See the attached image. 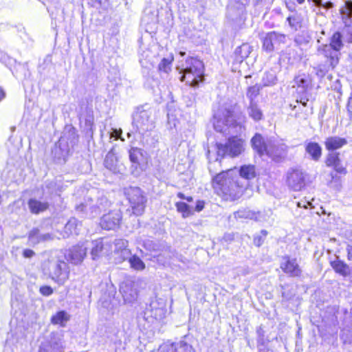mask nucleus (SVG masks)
I'll return each instance as SVG.
<instances>
[{
	"label": "nucleus",
	"instance_id": "nucleus-1",
	"mask_svg": "<svg viewBox=\"0 0 352 352\" xmlns=\"http://www.w3.org/2000/svg\"><path fill=\"white\" fill-rule=\"evenodd\" d=\"M256 177L253 165H244L239 170V175L233 176V171H222L212 180L213 188L217 195L225 199L236 200L248 186V180Z\"/></svg>",
	"mask_w": 352,
	"mask_h": 352
},
{
	"label": "nucleus",
	"instance_id": "nucleus-2",
	"mask_svg": "<svg viewBox=\"0 0 352 352\" xmlns=\"http://www.w3.org/2000/svg\"><path fill=\"white\" fill-rule=\"evenodd\" d=\"M344 41L345 40L342 32L336 31L329 38V43H322L318 46L316 55L319 63L314 69L318 78H323L329 71L338 65Z\"/></svg>",
	"mask_w": 352,
	"mask_h": 352
},
{
	"label": "nucleus",
	"instance_id": "nucleus-3",
	"mask_svg": "<svg viewBox=\"0 0 352 352\" xmlns=\"http://www.w3.org/2000/svg\"><path fill=\"white\" fill-rule=\"evenodd\" d=\"M213 126L216 131L224 134H238L243 131L241 122L235 118L234 109L232 107H222L213 116Z\"/></svg>",
	"mask_w": 352,
	"mask_h": 352
},
{
	"label": "nucleus",
	"instance_id": "nucleus-4",
	"mask_svg": "<svg viewBox=\"0 0 352 352\" xmlns=\"http://www.w3.org/2000/svg\"><path fill=\"white\" fill-rule=\"evenodd\" d=\"M176 69L181 74V81H186L192 87H196L204 78V65L201 60L195 57H188L180 61Z\"/></svg>",
	"mask_w": 352,
	"mask_h": 352
},
{
	"label": "nucleus",
	"instance_id": "nucleus-5",
	"mask_svg": "<svg viewBox=\"0 0 352 352\" xmlns=\"http://www.w3.org/2000/svg\"><path fill=\"white\" fill-rule=\"evenodd\" d=\"M153 110L145 109L144 106L138 107L133 116V126L135 132L144 135L155 128L153 118Z\"/></svg>",
	"mask_w": 352,
	"mask_h": 352
},
{
	"label": "nucleus",
	"instance_id": "nucleus-6",
	"mask_svg": "<svg viewBox=\"0 0 352 352\" xmlns=\"http://www.w3.org/2000/svg\"><path fill=\"white\" fill-rule=\"evenodd\" d=\"M110 206V202L106 197L98 195L96 197H88L85 203L76 206V210L85 212L90 217L98 216L102 211L106 210Z\"/></svg>",
	"mask_w": 352,
	"mask_h": 352
},
{
	"label": "nucleus",
	"instance_id": "nucleus-7",
	"mask_svg": "<svg viewBox=\"0 0 352 352\" xmlns=\"http://www.w3.org/2000/svg\"><path fill=\"white\" fill-rule=\"evenodd\" d=\"M124 194L131 204L133 213L136 216L141 215L145 208L146 198L142 190L138 187H128L124 188Z\"/></svg>",
	"mask_w": 352,
	"mask_h": 352
},
{
	"label": "nucleus",
	"instance_id": "nucleus-8",
	"mask_svg": "<svg viewBox=\"0 0 352 352\" xmlns=\"http://www.w3.org/2000/svg\"><path fill=\"white\" fill-rule=\"evenodd\" d=\"M217 153L218 156L224 157L229 155L230 157H235L240 155L244 150L243 141L236 136L230 138L228 142L225 144H217Z\"/></svg>",
	"mask_w": 352,
	"mask_h": 352
},
{
	"label": "nucleus",
	"instance_id": "nucleus-9",
	"mask_svg": "<svg viewBox=\"0 0 352 352\" xmlns=\"http://www.w3.org/2000/svg\"><path fill=\"white\" fill-rule=\"evenodd\" d=\"M340 17L344 28L342 32L346 42L352 43V1L344 2V6L340 9Z\"/></svg>",
	"mask_w": 352,
	"mask_h": 352
},
{
	"label": "nucleus",
	"instance_id": "nucleus-10",
	"mask_svg": "<svg viewBox=\"0 0 352 352\" xmlns=\"http://www.w3.org/2000/svg\"><path fill=\"white\" fill-rule=\"evenodd\" d=\"M305 173L300 169H291L287 174V184L294 191H300L305 186Z\"/></svg>",
	"mask_w": 352,
	"mask_h": 352
},
{
	"label": "nucleus",
	"instance_id": "nucleus-11",
	"mask_svg": "<svg viewBox=\"0 0 352 352\" xmlns=\"http://www.w3.org/2000/svg\"><path fill=\"white\" fill-rule=\"evenodd\" d=\"M87 252V247L85 242L72 246L65 253V259L75 265L80 263L85 258Z\"/></svg>",
	"mask_w": 352,
	"mask_h": 352
},
{
	"label": "nucleus",
	"instance_id": "nucleus-12",
	"mask_svg": "<svg viewBox=\"0 0 352 352\" xmlns=\"http://www.w3.org/2000/svg\"><path fill=\"white\" fill-rule=\"evenodd\" d=\"M166 313V304L163 299H155L146 308L145 315L157 320H160L165 317Z\"/></svg>",
	"mask_w": 352,
	"mask_h": 352
},
{
	"label": "nucleus",
	"instance_id": "nucleus-13",
	"mask_svg": "<svg viewBox=\"0 0 352 352\" xmlns=\"http://www.w3.org/2000/svg\"><path fill=\"white\" fill-rule=\"evenodd\" d=\"M286 36L274 31L268 32L262 38L263 49L267 52H272L275 48V45L285 43Z\"/></svg>",
	"mask_w": 352,
	"mask_h": 352
},
{
	"label": "nucleus",
	"instance_id": "nucleus-14",
	"mask_svg": "<svg viewBox=\"0 0 352 352\" xmlns=\"http://www.w3.org/2000/svg\"><path fill=\"white\" fill-rule=\"evenodd\" d=\"M86 247L91 249V255L93 260H96L111 250V245L109 243H104L102 239H97L93 241H85Z\"/></svg>",
	"mask_w": 352,
	"mask_h": 352
},
{
	"label": "nucleus",
	"instance_id": "nucleus-15",
	"mask_svg": "<svg viewBox=\"0 0 352 352\" xmlns=\"http://www.w3.org/2000/svg\"><path fill=\"white\" fill-rule=\"evenodd\" d=\"M65 139H59L52 151L54 160L57 164H64L70 153L71 148L65 143Z\"/></svg>",
	"mask_w": 352,
	"mask_h": 352
},
{
	"label": "nucleus",
	"instance_id": "nucleus-16",
	"mask_svg": "<svg viewBox=\"0 0 352 352\" xmlns=\"http://www.w3.org/2000/svg\"><path fill=\"white\" fill-rule=\"evenodd\" d=\"M122 215L119 210L111 211L102 216L100 224L102 229L115 230L119 227Z\"/></svg>",
	"mask_w": 352,
	"mask_h": 352
},
{
	"label": "nucleus",
	"instance_id": "nucleus-17",
	"mask_svg": "<svg viewBox=\"0 0 352 352\" xmlns=\"http://www.w3.org/2000/svg\"><path fill=\"white\" fill-rule=\"evenodd\" d=\"M287 146L285 144H276L271 142L265 155L273 161L279 162L287 155Z\"/></svg>",
	"mask_w": 352,
	"mask_h": 352
},
{
	"label": "nucleus",
	"instance_id": "nucleus-18",
	"mask_svg": "<svg viewBox=\"0 0 352 352\" xmlns=\"http://www.w3.org/2000/svg\"><path fill=\"white\" fill-rule=\"evenodd\" d=\"M327 166L333 167L338 173L345 174L346 168L343 166L340 158V153L338 152H330L327 154L325 160Z\"/></svg>",
	"mask_w": 352,
	"mask_h": 352
},
{
	"label": "nucleus",
	"instance_id": "nucleus-19",
	"mask_svg": "<svg viewBox=\"0 0 352 352\" xmlns=\"http://www.w3.org/2000/svg\"><path fill=\"white\" fill-rule=\"evenodd\" d=\"M271 141L265 140L259 133H256L251 140L253 149L260 155H265Z\"/></svg>",
	"mask_w": 352,
	"mask_h": 352
},
{
	"label": "nucleus",
	"instance_id": "nucleus-20",
	"mask_svg": "<svg viewBox=\"0 0 352 352\" xmlns=\"http://www.w3.org/2000/svg\"><path fill=\"white\" fill-rule=\"evenodd\" d=\"M293 87H296L299 93L305 94L311 88V79L308 74H299L295 77Z\"/></svg>",
	"mask_w": 352,
	"mask_h": 352
},
{
	"label": "nucleus",
	"instance_id": "nucleus-21",
	"mask_svg": "<svg viewBox=\"0 0 352 352\" xmlns=\"http://www.w3.org/2000/svg\"><path fill=\"white\" fill-rule=\"evenodd\" d=\"M160 352H195V351L190 344L184 341H180L162 346Z\"/></svg>",
	"mask_w": 352,
	"mask_h": 352
},
{
	"label": "nucleus",
	"instance_id": "nucleus-22",
	"mask_svg": "<svg viewBox=\"0 0 352 352\" xmlns=\"http://www.w3.org/2000/svg\"><path fill=\"white\" fill-rule=\"evenodd\" d=\"M280 268L283 271L289 274L291 276L297 277L301 275V270L297 263L296 259H289L287 258L285 263H282Z\"/></svg>",
	"mask_w": 352,
	"mask_h": 352
},
{
	"label": "nucleus",
	"instance_id": "nucleus-23",
	"mask_svg": "<svg viewBox=\"0 0 352 352\" xmlns=\"http://www.w3.org/2000/svg\"><path fill=\"white\" fill-rule=\"evenodd\" d=\"M82 224L76 218L72 217L69 219L64 227L62 232L63 238L69 237L71 235H78L79 234Z\"/></svg>",
	"mask_w": 352,
	"mask_h": 352
},
{
	"label": "nucleus",
	"instance_id": "nucleus-24",
	"mask_svg": "<svg viewBox=\"0 0 352 352\" xmlns=\"http://www.w3.org/2000/svg\"><path fill=\"white\" fill-rule=\"evenodd\" d=\"M324 144L327 150L334 152L333 151L345 146L347 144V140L339 136H330L325 139Z\"/></svg>",
	"mask_w": 352,
	"mask_h": 352
},
{
	"label": "nucleus",
	"instance_id": "nucleus-25",
	"mask_svg": "<svg viewBox=\"0 0 352 352\" xmlns=\"http://www.w3.org/2000/svg\"><path fill=\"white\" fill-rule=\"evenodd\" d=\"M129 157L131 162L138 166L146 162V153L142 148L131 147L129 150Z\"/></svg>",
	"mask_w": 352,
	"mask_h": 352
},
{
	"label": "nucleus",
	"instance_id": "nucleus-26",
	"mask_svg": "<svg viewBox=\"0 0 352 352\" xmlns=\"http://www.w3.org/2000/svg\"><path fill=\"white\" fill-rule=\"evenodd\" d=\"M63 138L65 139V143L68 145V147L70 148H73L78 142V135L75 128L71 125L66 126L63 135L60 138V139Z\"/></svg>",
	"mask_w": 352,
	"mask_h": 352
},
{
	"label": "nucleus",
	"instance_id": "nucleus-27",
	"mask_svg": "<svg viewBox=\"0 0 352 352\" xmlns=\"http://www.w3.org/2000/svg\"><path fill=\"white\" fill-rule=\"evenodd\" d=\"M59 254V252L58 250L52 251L50 252V256L48 258L50 263L55 262L56 271L55 272V274L58 276L61 275H67L68 273L67 269V263L64 261H60L57 259L58 256Z\"/></svg>",
	"mask_w": 352,
	"mask_h": 352
},
{
	"label": "nucleus",
	"instance_id": "nucleus-28",
	"mask_svg": "<svg viewBox=\"0 0 352 352\" xmlns=\"http://www.w3.org/2000/svg\"><path fill=\"white\" fill-rule=\"evenodd\" d=\"M305 151L315 162L319 161L322 156V147L317 142H309L305 144Z\"/></svg>",
	"mask_w": 352,
	"mask_h": 352
},
{
	"label": "nucleus",
	"instance_id": "nucleus-29",
	"mask_svg": "<svg viewBox=\"0 0 352 352\" xmlns=\"http://www.w3.org/2000/svg\"><path fill=\"white\" fill-rule=\"evenodd\" d=\"M104 165L107 169L112 172L116 173L118 170V160L113 148L107 154L104 161Z\"/></svg>",
	"mask_w": 352,
	"mask_h": 352
},
{
	"label": "nucleus",
	"instance_id": "nucleus-30",
	"mask_svg": "<svg viewBox=\"0 0 352 352\" xmlns=\"http://www.w3.org/2000/svg\"><path fill=\"white\" fill-rule=\"evenodd\" d=\"M70 320V315L65 311H59L52 316L51 322L53 324H58L65 327Z\"/></svg>",
	"mask_w": 352,
	"mask_h": 352
},
{
	"label": "nucleus",
	"instance_id": "nucleus-31",
	"mask_svg": "<svg viewBox=\"0 0 352 352\" xmlns=\"http://www.w3.org/2000/svg\"><path fill=\"white\" fill-rule=\"evenodd\" d=\"M252 52V47L248 43H243L241 46L236 47L234 52L236 60L237 61H243V59L248 58Z\"/></svg>",
	"mask_w": 352,
	"mask_h": 352
},
{
	"label": "nucleus",
	"instance_id": "nucleus-32",
	"mask_svg": "<svg viewBox=\"0 0 352 352\" xmlns=\"http://www.w3.org/2000/svg\"><path fill=\"white\" fill-rule=\"evenodd\" d=\"M248 116L254 121H259L263 118V113L258 107L257 102H250L247 108Z\"/></svg>",
	"mask_w": 352,
	"mask_h": 352
},
{
	"label": "nucleus",
	"instance_id": "nucleus-33",
	"mask_svg": "<svg viewBox=\"0 0 352 352\" xmlns=\"http://www.w3.org/2000/svg\"><path fill=\"white\" fill-rule=\"evenodd\" d=\"M277 77L274 71L270 70L265 72L261 79L262 87H271L276 84Z\"/></svg>",
	"mask_w": 352,
	"mask_h": 352
},
{
	"label": "nucleus",
	"instance_id": "nucleus-34",
	"mask_svg": "<svg viewBox=\"0 0 352 352\" xmlns=\"http://www.w3.org/2000/svg\"><path fill=\"white\" fill-rule=\"evenodd\" d=\"M333 270L342 276H347L349 274V266L341 261H333L331 263Z\"/></svg>",
	"mask_w": 352,
	"mask_h": 352
},
{
	"label": "nucleus",
	"instance_id": "nucleus-35",
	"mask_svg": "<svg viewBox=\"0 0 352 352\" xmlns=\"http://www.w3.org/2000/svg\"><path fill=\"white\" fill-rule=\"evenodd\" d=\"M263 89L261 85L256 84L248 88L246 96L250 100V102H256V98L258 96L260 91Z\"/></svg>",
	"mask_w": 352,
	"mask_h": 352
},
{
	"label": "nucleus",
	"instance_id": "nucleus-36",
	"mask_svg": "<svg viewBox=\"0 0 352 352\" xmlns=\"http://www.w3.org/2000/svg\"><path fill=\"white\" fill-rule=\"evenodd\" d=\"M178 212L182 214L184 218H186L193 214V210L184 202H177L175 204Z\"/></svg>",
	"mask_w": 352,
	"mask_h": 352
},
{
	"label": "nucleus",
	"instance_id": "nucleus-37",
	"mask_svg": "<svg viewBox=\"0 0 352 352\" xmlns=\"http://www.w3.org/2000/svg\"><path fill=\"white\" fill-rule=\"evenodd\" d=\"M173 60V56H170L167 58H163L158 65V70L160 72L168 73L169 71H170Z\"/></svg>",
	"mask_w": 352,
	"mask_h": 352
},
{
	"label": "nucleus",
	"instance_id": "nucleus-38",
	"mask_svg": "<svg viewBox=\"0 0 352 352\" xmlns=\"http://www.w3.org/2000/svg\"><path fill=\"white\" fill-rule=\"evenodd\" d=\"M28 206L32 213L38 214L44 210V204L35 199H30Z\"/></svg>",
	"mask_w": 352,
	"mask_h": 352
},
{
	"label": "nucleus",
	"instance_id": "nucleus-39",
	"mask_svg": "<svg viewBox=\"0 0 352 352\" xmlns=\"http://www.w3.org/2000/svg\"><path fill=\"white\" fill-rule=\"evenodd\" d=\"M129 261L131 267L135 270H143L145 268L144 262L135 255L131 256Z\"/></svg>",
	"mask_w": 352,
	"mask_h": 352
},
{
	"label": "nucleus",
	"instance_id": "nucleus-40",
	"mask_svg": "<svg viewBox=\"0 0 352 352\" xmlns=\"http://www.w3.org/2000/svg\"><path fill=\"white\" fill-rule=\"evenodd\" d=\"M234 217L235 219H253L254 213L252 211L246 209L239 210L234 212Z\"/></svg>",
	"mask_w": 352,
	"mask_h": 352
},
{
	"label": "nucleus",
	"instance_id": "nucleus-41",
	"mask_svg": "<svg viewBox=\"0 0 352 352\" xmlns=\"http://www.w3.org/2000/svg\"><path fill=\"white\" fill-rule=\"evenodd\" d=\"M120 292L122 293V296L125 301L131 302L135 300L137 297V294L135 291L131 289L129 293L127 292L126 286L125 287L122 286L120 287Z\"/></svg>",
	"mask_w": 352,
	"mask_h": 352
},
{
	"label": "nucleus",
	"instance_id": "nucleus-42",
	"mask_svg": "<svg viewBox=\"0 0 352 352\" xmlns=\"http://www.w3.org/2000/svg\"><path fill=\"white\" fill-rule=\"evenodd\" d=\"M250 0H236V3L240 4L241 7L239 8V19L243 21L245 16V6L248 5Z\"/></svg>",
	"mask_w": 352,
	"mask_h": 352
},
{
	"label": "nucleus",
	"instance_id": "nucleus-43",
	"mask_svg": "<svg viewBox=\"0 0 352 352\" xmlns=\"http://www.w3.org/2000/svg\"><path fill=\"white\" fill-rule=\"evenodd\" d=\"M115 245L116 247V249H118V250L123 249L122 250V252L124 254H129L130 253V251L126 248L128 245V241L126 240H124V239L116 240Z\"/></svg>",
	"mask_w": 352,
	"mask_h": 352
},
{
	"label": "nucleus",
	"instance_id": "nucleus-44",
	"mask_svg": "<svg viewBox=\"0 0 352 352\" xmlns=\"http://www.w3.org/2000/svg\"><path fill=\"white\" fill-rule=\"evenodd\" d=\"M267 234V232L265 230H261V235H256L254 238V244L257 247H260L264 242L265 238Z\"/></svg>",
	"mask_w": 352,
	"mask_h": 352
},
{
	"label": "nucleus",
	"instance_id": "nucleus-45",
	"mask_svg": "<svg viewBox=\"0 0 352 352\" xmlns=\"http://www.w3.org/2000/svg\"><path fill=\"white\" fill-rule=\"evenodd\" d=\"M256 334H257V340H256L257 346L265 344V331L261 326L257 327Z\"/></svg>",
	"mask_w": 352,
	"mask_h": 352
},
{
	"label": "nucleus",
	"instance_id": "nucleus-46",
	"mask_svg": "<svg viewBox=\"0 0 352 352\" xmlns=\"http://www.w3.org/2000/svg\"><path fill=\"white\" fill-rule=\"evenodd\" d=\"M38 233H39V230L36 228H34L30 232L29 240L31 241V243H38V241H39L38 236Z\"/></svg>",
	"mask_w": 352,
	"mask_h": 352
},
{
	"label": "nucleus",
	"instance_id": "nucleus-47",
	"mask_svg": "<svg viewBox=\"0 0 352 352\" xmlns=\"http://www.w3.org/2000/svg\"><path fill=\"white\" fill-rule=\"evenodd\" d=\"M287 21H288L289 25L292 28L297 30V28L299 27L298 21L296 16H288L287 19Z\"/></svg>",
	"mask_w": 352,
	"mask_h": 352
},
{
	"label": "nucleus",
	"instance_id": "nucleus-48",
	"mask_svg": "<svg viewBox=\"0 0 352 352\" xmlns=\"http://www.w3.org/2000/svg\"><path fill=\"white\" fill-rule=\"evenodd\" d=\"M346 110L349 119L352 120V96L348 99Z\"/></svg>",
	"mask_w": 352,
	"mask_h": 352
},
{
	"label": "nucleus",
	"instance_id": "nucleus-49",
	"mask_svg": "<svg viewBox=\"0 0 352 352\" xmlns=\"http://www.w3.org/2000/svg\"><path fill=\"white\" fill-rule=\"evenodd\" d=\"M122 131L114 129L112 133L110 134V138H114L115 140H118L120 138L122 141H124V140L121 137Z\"/></svg>",
	"mask_w": 352,
	"mask_h": 352
},
{
	"label": "nucleus",
	"instance_id": "nucleus-50",
	"mask_svg": "<svg viewBox=\"0 0 352 352\" xmlns=\"http://www.w3.org/2000/svg\"><path fill=\"white\" fill-rule=\"evenodd\" d=\"M34 255V251L30 249H25L23 252V256L27 258H32Z\"/></svg>",
	"mask_w": 352,
	"mask_h": 352
},
{
	"label": "nucleus",
	"instance_id": "nucleus-51",
	"mask_svg": "<svg viewBox=\"0 0 352 352\" xmlns=\"http://www.w3.org/2000/svg\"><path fill=\"white\" fill-rule=\"evenodd\" d=\"M204 208V201H197L195 206V210L197 212L201 211Z\"/></svg>",
	"mask_w": 352,
	"mask_h": 352
},
{
	"label": "nucleus",
	"instance_id": "nucleus-52",
	"mask_svg": "<svg viewBox=\"0 0 352 352\" xmlns=\"http://www.w3.org/2000/svg\"><path fill=\"white\" fill-rule=\"evenodd\" d=\"M177 197L182 199H186L188 202H191L193 200V198L192 197H186L184 194L182 192H178Z\"/></svg>",
	"mask_w": 352,
	"mask_h": 352
},
{
	"label": "nucleus",
	"instance_id": "nucleus-53",
	"mask_svg": "<svg viewBox=\"0 0 352 352\" xmlns=\"http://www.w3.org/2000/svg\"><path fill=\"white\" fill-rule=\"evenodd\" d=\"M346 250L348 259L352 261V245H348L346 248Z\"/></svg>",
	"mask_w": 352,
	"mask_h": 352
},
{
	"label": "nucleus",
	"instance_id": "nucleus-54",
	"mask_svg": "<svg viewBox=\"0 0 352 352\" xmlns=\"http://www.w3.org/2000/svg\"><path fill=\"white\" fill-rule=\"evenodd\" d=\"M333 7V3L331 1H326L324 2V6L323 8L325 10H329Z\"/></svg>",
	"mask_w": 352,
	"mask_h": 352
},
{
	"label": "nucleus",
	"instance_id": "nucleus-55",
	"mask_svg": "<svg viewBox=\"0 0 352 352\" xmlns=\"http://www.w3.org/2000/svg\"><path fill=\"white\" fill-rule=\"evenodd\" d=\"M32 113L35 115L36 113H38L39 114V119L41 118V116H42V113H41V110L39 109L38 107H34L32 109Z\"/></svg>",
	"mask_w": 352,
	"mask_h": 352
},
{
	"label": "nucleus",
	"instance_id": "nucleus-56",
	"mask_svg": "<svg viewBox=\"0 0 352 352\" xmlns=\"http://www.w3.org/2000/svg\"><path fill=\"white\" fill-rule=\"evenodd\" d=\"M152 241H146L144 242V246L146 248V249H148V250H151L152 249Z\"/></svg>",
	"mask_w": 352,
	"mask_h": 352
},
{
	"label": "nucleus",
	"instance_id": "nucleus-57",
	"mask_svg": "<svg viewBox=\"0 0 352 352\" xmlns=\"http://www.w3.org/2000/svg\"><path fill=\"white\" fill-rule=\"evenodd\" d=\"M324 2L323 0H315V5L317 7L323 8L324 6Z\"/></svg>",
	"mask_w": 352,
	"mask_h": 352
},
{
	"label": "nucleus",
	"instance_id": "nucleus-58",
	"mask_svg": "<svg viewBox=\"0 0 352 352\" xmlns=\"http://www.w3.org/2000/svg\"><path fill=\"white\" fill-rule=\"evenodd\" d=\"M52 293H53V289L49 286H45V296H50Z\"/></svg>",
	"mask_w": 352,
	"mask_h": 352
},
{
	"label": "nucleus",
	"instance_id": "nucleus-59",
	"mask_svg": "<svg viewBox=\"0 0 352 352\" xmlns=\"http://www.w3.org/2000/svg\"><path fill=\"white\" fill-rule=\"evenodd\" d=\"M6 97V92L3 88L0 86V101H1Z\"/></svg>",
	"mask_w": 352,
	"mask_h": 352
},
{
	"label": "nucleus",
	"instance_id": "nucleus-60",
	"mask_svg": "<svg viewBox=\"0 0 352 352\" xmlns=\"http://www.w3.org/2000/svg\"><path fill=\"white\" fill-rule=\"evenodd\" d=\"M308 101V99L307 98H301L300 102V103H302V104L303 106H306L307 105V102Z\"/></svg>",
	"mask_w": 352,
	"mask_h": 352
},
{
	"label": "nucleus",
	"instance_id": "nucleus-61",
	"mask_svg": "<svg viewBox=\"0 0 352 352\" xmlns=\"http://www.w3.org/2000/svg\"><path fill=\"white\" fill-rule=\"evenodd\" d=\"M39 291L41 294L44 296V285L40 287Z\"/></svg>",
	"mask_w": 352,
	"mask_h": 352
},
{
	"label": "nucleus",
	"instance_id": "nucleus-62",
	"mask_svg": "<svg viewBox=\"0 0 352 352\" xmlns=\"http://www.w3.org/2000/svg\"><path fill=\"white\" fill-rule=\"evenodd\" d=\"M45 241L47 240L48 239H51L50 236L49 234H45Z\"/></svg>",
	"mask_w": 352,
	"mask_h": 352
},
{
	"label": "nucleus",
	"instance_id": "nucleus-63",
	"mask_svg": "<svg viewBox=\"0 0 352 352\" xmlns=\"http://www.w3.org/2000/svg\"><path fill=\"white\" fill-rule=\"evenodd\" d=\"M297 2L300 4H302V3H304L305 0H296Z\"/></svg>",
	"mask_w": 352,
	"mask_h": 352
},
{
	"label": "nucleus",
	"instance_id": "nucleus-64",
	"mask_svg": "<svg viewBox=\"0 0 352 352\" xmlns=\"http://www.w3.org/2000/svg\"><path fill=\"white\" fill-rule=\"evenodd\" d=\"M179 54H180L182 56H184L186 54V53H185L184 52H179Z\"/></svg>",
	"mask_w": 352,
	"mask_h": 352
}]
</instances>
